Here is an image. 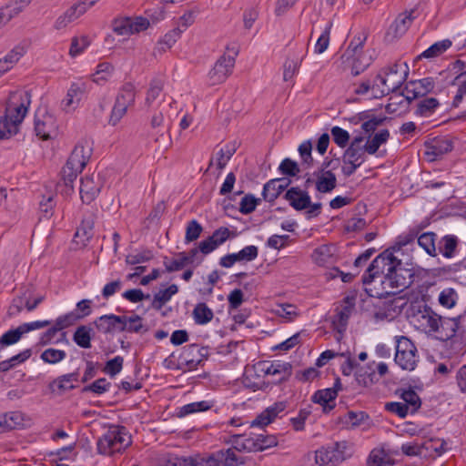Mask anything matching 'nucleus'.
<instances>
[{"mask_svg": "<svg viewBox=\"0 0 466 466\" xmlns=\"http://www.w3.org/2000/svg\"><path fill=\"white\" fill-rule=\"evenodd\" d=\"M235 65V57L231 56H222L209 71L208 77L212 85L224 82L231 74Z\"/></svg>", "mask_w": 466, "mask_h": 466, "instance_id": "nucleus-10", "label": "nucleus"}, {"mask_svg": "<svg viewBox=\"0 0 466 466\" xmlns=\"http://www.w3.org/2000/svg\"><path fill=\"white\" fill-rule=\"evenodd\" d=\"M178 292V287L176 284H171L165 289L158 290L151 302V308L155 310H161L165 304H167L171 298Z\"/></svg>", "mask_w": 466, "mask_h": 466, "instance_id": "nucleus-29", "label": "nucleus"}, {"mask_svg": "<svg viewBox=\"0 0 466 466\" xmlns=\"http://www.w3.org/2000/svg\"><path fill=\"white\" fill-rule=\"evenodd\" d=\"M86 90V84L85 82L72 83L65 99L62 101L63 109L67 112L76 109L79 106Z\"/></svg>", "mask_w": 466, "mask_h": 466, "instance_id": "nucleus-13", "label": "nucleus"}, {"mask_svg": "<svg viewBox=\"0 0 466 466\" xmlns=\"http://www.w3.org/2000/svg\"><path fill=\"white\" fill-rule=\"evenodd\" d=\"M258 438L257 434L249 436H236L233 441V448L238 451L253 452L260 451L258 444Z\"/></svg>", "mask_w": 466, "mask_h": 466, "instance_id": "nucleus-27", "label": "nucleus"}, {"mask_svg": "<svg viewBox=\"0 0 466 466\" xmlns=\"http://www.w3.org/2000/svg\"><path fill=\"white\" fill-rule=\"evenodd\" d=\"M461 319V316L456 318H443L441 316L438 330L435 332L437 338L444 341L452 339L456 335Z\"/></svg>", "mask_w": 466, "mask_h": 466, "instance_id": "nucleus-17", "label": "nucleus"}, {"mask_svg": "<svg viewBox=\"0 0 466 466\" xmlns=\"http://www.w3.org/2000/svg\"><path fill=\"white\" fill-rule=\"evenodd\" d=\"M458 246V238L454 235H446L439 242V251L446 258L454 257Z\"/></svg>", "mask_w": 466, "mask_h": 466, "instance_id": "nucleus-33", "label": "nucleus"}, {"mask_svg": "<svg viewBox=\"0 0 466 466\" xmlns=\"http://www.w3.org/2000/svg\"><path fill=\"white\" fill-rule=\"evenodd\" d=\"M439 106V101L434 97L422 99L417 103L415 115L428 117L435 112Z\"/></svg>", "mask_w": 466, "mask_h": 466, "instance_id": "nucleus-39", "label": "nucleus"}, {"mask_svg": "<svg viewBox=\"0 0 466 466\" xmlns=\"http://www.w3.org/2000/svg\"><path fill=\"white\" fill-rule=\"evenodd\" d=\"M424 155L429 162H433L453 148L452 141L447 137H436L424 144Z\"/></svg>", "mask_w": 466, "mask_h": 466, "instance_id": "nucleus-9", "label": "nucleus"}, {"mask_svg": "<svg viewBox=\"0 0 466 466\" xmlns=\"http://www.w3.org/2000/svg\"><path fill=\"white\" fill-rule=\"evenodd\" d=\"M278 183H279V180L274 178L270 179L264 185L262 191V197L264 200L268 202H273L279 198L281 193L278 188Z\"/></svg>", "mask_w": 466, "mask_h": 466, "instance_id": "nucleus-49", "label": "nucleus"}, {"mask_svg": "<svg viewBox=\"0 0 466 466\" xmlns=\"http://www.w3.org/2000/svg\"><path fill=\"white\" fill-rule=\"evenodd\" d=\"M436 236L437 235L434 232H425L418 238L419 246L431 257L437 256L435 246Z\"/></svg>", "mask_w": 466, "mask_h": 466, "instance_id": "nucleus-44", "label": "nucleus"}, {"mask_svg": "<svg viewBox=\"0 0 466 466\" xmlns=\"http://www.w3.org/2000/svg\"><path fill=\"white\" fill-rule=\"evenodd\" d=\"M193 319L196 324L205 325L210 322L214 317V313L206 303H198L195 306L193 312Z\"/></svg>", "mask_w": 466, "mask_h": 466, "instance_id": "nucleus-35", "label": "nucleus"}, {"mask_svg": "<svg viewBox=\"0 0 466 466\" xmlns=\"http://www.w3.org/2000/svg\"><path fill=\"white\" fill-rule=\"evenodd\" d=\"M439 303L447 309H451L455 306L458 299L457 292L451 289H444L439 295Z\"/></svg>", "mask_w": 466, "mask_h": 466, "instance_id": "nucleus-52", "label": "nucleus"}, {"mask_svg": "<svg viewBox=\"0 0 466 466\" xmlns=\"http://www.w3.org/2000/svg\"><path fill=\"white\" fill-rule=\"evenodd\" d=\"M365 148H356V147H349L342 157H341V161L342 162H354V163H358V162H360V165L362 164L363 162V154L365 152Z\"/></svg>", "mask_w": 466, "mask_h": 466, "instance_id": "nucleus-60", "label": "nucleus"}, {"mask_svg": "<svg viewBox=\"0 0 466 466\" xmlns=\"http://www.w3.org/2000/svg\"><path fill=\"white\" fill-rule=\"evenodd\" d=\"M416 87L420 97H423L431 93L435 87V81L432 77H424L419 80L411 81Z\"/></svg>", "mask_w": 466, "mask_h": 466, "instance_id": "nucleus-51", "label": "nucleus"}, {"mask_svg": "<svg viewBox=\"0 0 466 466\" xmlns=\"http://www.w3.org/2000/svg\"><path fill=\"white\" fill-rule=\"evenodd\" d=\"M331 249L327 245H321L315 248L312 253V258L318 265H325L331 258Z\"/></svg>", "mask_w": 466, "mask_h": 466, "instance_id": "nucleus-58", "label": "nucleus"}, {"mask_svg": "<svg viewBox=\"0 0 466 466\" xmlns=\"http://www.w3.org/2000/svg\"><path fill=\"white\" fill-rule=\"evenodd\" d=\"M334 142L339 147L344 148L350 141V134L345 129L339 127H333L330 130Z\"/></svg>", "mask_w": 466, "mask_h": 466, "instance_id": "nucleus-64", "label": "nucleus"}, {"mask_svg": "<svg viewBox=\"0 0 466 466\" xmlns=\"http://www.w3.org/2000/svg\"><path fill=\"white\" fill-rule=\"evenodd\" d=\"M93 140L88 137L81 138L75 146L67 162L75 170H83L93 153Z\"/></svg>", "mask_w": 466, "mask_h": 466, "instance_id": "nucleus-7", "label": "nucleus"}, {"mask_svg": "<svg viewBox=\"0 0 466 466\" xmlns=\"http://www.w3.org/2000/svg\"><path fill=\"white\" fill-rule=\"evenodd\" d=\"M218 459V466L223 464V466H234L238 463H243V461L237 456L232 449L226 451H219L215 453Z\"/></svg>", "mask_w": 466, "mask_h": 466, "instance_id": "nucleus-45", "label": "nucleus"}, {"mask_svg": "<svg viewBox=\"0 0 466 466\" xmlns=\"http://www.w3.org/2000/svg\"><path fill=\"white\" fill-rule=\"evenodd\" d=\"M356 380L364 387L372 385L379 380V376L375 370V362L361 366L356 370Z\"/></svg>", "mask_w": 466, "mask_h": 466, "instance_id": "nucleus-26", "label": "nucleus"}, {"mask_svg": "<svg viewBox=\"0 0 466 466\" xmlns=\"http://www.w3.org/2000/svg\"><path fill=\"white\" fill-rule=\"evenodd\" d=\"M77 320H79L78 313L76 311H71L65 315L59 316L55 322V327L58 331L74 325Z\"/></svg>", "mask_w": 466, "mask_h": 466, "instance_id": "nucleus-56", "label": "nucleus"}, {"mask_svg": "<svg viewBox=\"0 0 466 466\" xmlns=\"http://www.w3.org/2000/svg\"><path fill=\"white\" fill-rule=\"evenodd\" d=\"M164 266L167 272H174L183 269L185 267L188 266V259L186 257V252H179L177 255L169 259L168 258H164Z\"/></svg>", "mask_w": 466, "mask_h": 466, "instance_id": "nucleus-43", "label": "nucleus"}, {"mask_svg": "<svg viewBox=\"0 0 466 466\" xmlns=\"http://www.w3.org/2000/svg\"><path fill=\"white\" fill-rule=\"evenodd\" d=\"M31 2L32 0H11L5 5L0 7V20L4 25L23 12Z\"/></svg>", "mask_w": 466, "mask_h": 466, "instance_id": "nucleus-18", "label": "nucleus"}, {"mask_svg": "<svg viewBox=\"0 0 466 466\" xmlns=\"http://www.w3.org/2000/svg\"><path fill=\"white\" fill-rule=\"evenodd\" d=\"M91 332L92 329L86 326L81 325L79 326L73 335V340L74 342L83 349H89L91 348Z\"/></svg>", "mask_w": 466, "mask_h": 466, "instance_id": "nucleus-38", "label": "nucleus"}, {"mask_svg": "<svg viewBox=\"0 0 466 466\" xmlns=\"http://www.w3.org/2000/svg\"><path fill=\"white\" fill-rule=\"evenodd\" d=\"M24 425V415L20 411L0 414V433L18 429Z\"/></svg>", "mask_w": 466, "mask_h": 466, "instance_id": "nucleus-24", "label": "nucleus"}, {"mask_svg": "<svg viewBox=\"0 0 466 466\" xmlns=\"http://www.w3.org/2000/svg\"><path fill=\"white\" fill-rule=\"evenodd\" d=\"M400 398L404 400V404L409 406L411 413L416 412L421 406L420 398L412 389L402 390Z\"/></svg>", "mask_w": 466, "mask_h": 466, "instance_id": "nucleus-46", "label": "nucleus"}, {"mask_svg": "<svg viewBox=\"0 0 466 466\" xmlns=\"http://www.w3.org/2000/svg\"><path fill=\"white\" fill-rule=\"evenodd\" d=\"M213 407V401L209 400H201L197 402H191L177 410V416L178 418H183L188 416L190 414H194L197 412H203L210 410Z\"/></svg>", "mask_w": 466, "mask_h": 466, "instance_id": "nucleus-30", "label": "nucleus"}, {"mask_svg": "<svg viewBox=\"0 0 466 466\" xmlns=\"http://www.w3.org/2000/svg\"><path fill=\"white\" fill-rule=\"evenodd\" d=\"M395 363L403 370L412 371L419 362L418 350L405 336L396 337Z\"/></svg>", "mask_w": 466, "mask_h": 466, "instance_id": "nucleus-6", "label": "nucleus"}, {"mask_svg": "<svg viewBox=\"0 0 466 466\" xmlns=\"http://www.w3.org/2000/svg\"><path fill=\"white\" fill-rule=\"evenodd\" d=\"M356 294L347 295L341 303L340 308L336 309V314L332 319V326L339 333H343L348 326L349 319L355 309Z\"/></svg>", "mask_w": 466, "mask_h": 466, "instance_id": "nucleus-8", "label": "nucleus"}, {"mask_svg": "<svg viewBox=\"0 0 466 466\" xmlns=\"http://www.w3.org/2000/svg\"><path fill=\"white\" fill-rule=\"evenodd\" d=\"M413 278L412 269L403 267L401 261L387 249L373 259L362 276V282L369 285L379 279L383 289L403 290L411 285Z\"/></svg>", "mask_w": 466, "mask_h": 466, "instance_id": "nucleus-1", "label": "nucleus"}, {"mask_svg": "<svg viewBox=\"0 0 466 466\" xmlns=\"http://www.w3.org/2000/svg\"><path fill=\"white\" fill-rule=\"evenodd\" d=\"M125 319L115 314H106L100 316L94 322L96 328L102 333L108 334L115 330L120 332V326Z\"/></svg>", "mask_w": 466, "mask_h": 466, "instance_id": "nucleus-20", "label": "nucleus"}, {"mask_svg": "<svg viewBox=\"0 0 466 466\" xmlns=\"http://www.w3.org/2000/svg\"><path fill=\"white\" fill-rule=\"evenodd\" d=\"M114 72V66L108 62L97 65L96 72L91 76L92 81L97 85H104Z\"/></svg>", "mask_w": 466, "mask_h": 466, "instance_id": "nucleus-40", "label": "nucleus"}, {"mask_svg": "<svg viewBox=\"0 0 466 466\" xmlns=\"http://www.w3.org/2000/svg\"><path fill=\"white\" fill-rule=\"evenodd\" d=\"M344 65V69H349L352 76H357L365 71L370 65V58L366 56L363 53L352 56L349 60H341Z\"/></svg>", "mask_w": 466, "mask_h": 466, "instance_id": "nucleus-23", "label": "nucleus"}, {"mask_svg": "<svg viewBox=\"0 0 466 466\" xmlns=\"http://www.w3.org/2000/svg\"><path fill=\"white\" fill-rule=\"evenodd\" d=\"M198 344H190L183 348L180 359L184 361L188 369H196L199 365V360H198Z\"/></svg>", "mask_w": 466, "mask_h": 466, "instance_id": "nucleus-41", "label": "nucleus"}, {"mask_svg": "<svg viewBox=\"0 0 466 466\" xmlns=\"http://www.w3.org/2000/svg\"><path fill=\"white\" fill-rule=\"evenodd\" d=\"M136 99V90L134 85L126 83L120 88L116 102L123 104V106L129 107L134 105Z\"/></svg>", "mask_w": 466, "mask_h": 466, "instance_id": "nucleus-37", "label": "nucleus"}, {"mask_svg": "<svg viewBox=\"0 0 466 466\" xmlns=\"http://www.w3.org/2000/svg\"><path fill=\"white\" fill-rule=\"evenodd\" d=\"M31 103L27 91L11 92L5 112L0 114V140L6 139L18 132Z\"/></svg>", "mask_w": 466, "mask_h": 466, "instance_id": "nucleus-2", "label": "nucleus"}, {"mask_svg": "<svg viewBox=\"0 0 466 466\" xmlns=\"http://www.w3.org/2000/svg\"><path fill=\"white\" fill-rule=\"evenodd\" d=\"M102 187V182L98 176H86L81 178L80 196L86 204H90L98 196Z\"/></svg>", "mask_w": 466, "mask_h": 466, "instance_id": "nucleus-12", "label": "nucleus"}, {"mask_svg": "<svg viewBox=\"0 0 466 466\" xmlns=\"http://www.w3.org/2000/svg\"><path fill=\"white\" fill-rule=\"evenodd\" d=\"M284 198L297 211L306 209L310 204V196L308 191L302 190L298 187H292L288 189Z\"/></svg>", "mask_w": 466, "mask_h": 466, "instance_id": "nucleus-16", "label": "nucleus"}, {"mask_svg": "<svg viewBox=\"0 0 466 466\" xmlns=\"http://www.w3.org/2000/svg\"><path fill=\"white\" fill-rule=\"evenodd\" d=\"M111 383L106 380V378H100L95 380L93 383L86 385L83 388V392H93L96 394H103L109 390Z\"/></svg>", "mask_w": 466, "mask_h": 466, "instance_id": "nucleus-54", "label": "nucleus"}, {"mask_svg": "<svg viewBox=\"0 0 466 466\" xmlns=\"http://www.w3.org/2000/svg\"><path fill=\"white\" fill-rule=\"evenodd\" d=\"M313 175L316 177V189L319 193H329L337 187L336 175L331 170L319 169Z\"/></svg>", "mask_w": 466, "mask_h": 466, "instance_id": "nucleus-19", "label": "nucleus"}, {"mask_svg": "<svg viewBox=\"0 0 466 466\" xmlns=\"http://www.w3.org/2000/svg\"><path fill=\"white\" fill-rule=\"evenodd\" d=\"M370 420V416L364 411L349 410L341 418V421L348 428H357L366 424Z\"/></svg>", "mask_w": 466, "mask_h": 466, "instance_id": "nucleus-31", "label": "nucleus"}, {"mask_svg": "<svg viewBox=\"0 0 466 466\" xmlns=\"http://www.w3.org/2000/svg\"><path fill=\"white\" fill-rule=\"evenodd\" d=\"M299 153L301 157V165L309 168L313 164V157L311 156L312 145L310 141H304L299 147Z\"/></svg>", "mask_w": 466, "mask_h": 466, "instance_id": "nucleus-57", "label": "nucleus"}, {"mask_svg": "<svg viewBox=\"0 0 466 466\" xmlns=\"http://www.w3.org/2000/svg\"><path fill=\"white\" fill-rule=\"evenodd\" d=\"M331 26H332V24L329 22L326 25V27L323 30V32L321 33V35L319 36L317 43L315 45V49H314L316 54H322L328 49L329 45V35H330Z\"/></svg>", "mask_w": 466, "mask_h": 466, "instance_id": "nucleus-55", "label": "nucleus"}, {"mask_svg": "<svg viewBox=\"0 0 466 466\" xmlns=\"http://www.w3.org/2000/svg\"><path fill=\"white\" fill-rule=\"evenodd\" d=\"M173 466H218V459L215 453L207 457H176Z\"/></svg>", "mask_w": 466, "mask_h": 466, "instance_id": "nucleus-21", "label": "nucleus"}, {"mask_svg": "<svg viewBox=\"0 0 466 466\" xmlns=\"http://www.w3.org/2000/svg\"><path fill=\"white\" fill-rule=\"evenodd\" d=\"M390 137V132L388 129H382L376 133L370 139H369L364 145L366 152L370 155L375 154L380 147L386 143Z\"/></svg>", "mask_w": 466, "mask_h": 466, "instance_id": "nucleus-36", "label": "nucleus"}, {"mask_svg": "<svg viewBox=\"0 0 466 466\" xmlns=\"http://www.w3.org/2000/svg\"><path fill=\"white\" fill-rule=\"evenodd\" d=\"M353 454V445L347 441L322 446L315 451L316 466H338Z\"/></svg>", "mask_w": 466, "mask_h": 466, "instance_id": "nucleus-5", "label": "nucleus"}, {"mask_svg": "<svg viewBox=\"0 0 466 466\" xmlns=\"http://www.w3.org/2000/svg\"><path fill=\"white\" fill-rule=\"evenodd\" d=\"M56 131V125L53 116L45 113L41 116L36 115L35 117V135L43 140H47Z\"/></svg>", "mask_w": 466, "mask_h": 466, "instance_id": "nucleus-15", "label": "nucleus"}, {"mask_svg": "<svg viewBox=\"0 0 466 466\" xmlns=\"http://www.w3.org/2000/svg\"><path fill=\"white\" fill-rule=\"evenodd\" d=\"M183 30L180 27H177L172 29L171 31L167 32L163 38H161L155 48V52L158 53H164L167 49L171 48L174 44L177 41V39L180 37Z\"/></svg>", "mask_w": 466, "mask_h": 466, "instance_id": "nucleus-32", "label": "nucleus"}, {"mask_svg": "<svg viewBox=\"0 0 466 466\" xmlns=\"http://www.w3.org/2000/svg\"><path fill=\"white\" fill-rule=\"evenodd\" d=\"M366 39L367 35L365 33H360L359 35H355L341 56V60H349L350 57H352V56L362 53V48Z\"/></svg>", "mask_w": 466, "mask_h": 466, "instance_id": "nucleus-34", "label": "nucleus"}, {"mask_svg": "<svg viewBox=\"0 0 466 466\" xmlns=\"http://www.w3.org/2000/svg\"><path fill=\"white\" fill-rule=\"evenodd\" d=\"M258 255V248L254 245L246 246L241 250L235 253L237 261L239 263L252 261L257 258Z\"/></svg>", "mask_w": 466, "mask_h": 466, "instance_id": "nucleus-53", "label": "nucleus"}, {"mask_svg": "<svg viewBox=\"0 0 466 466\" xmlns=\"http://www.w3.org/2000/svg\"><path fill=\"white\" fill-rule=\"evenodd\" d=\"M124 318L123 323L120 326V332H135L138 333L143 329L142 318L139 315L134 314L132 316L121 315Z\"/></svg>", "mask_w": 466, "mask_h": 466, "instance_id": "nucleus-42", "label": "nucleus"}, {"mask_svg": "<svg viewBox=\"0 0 466 466\" xmlns=\"http://www.w3.org/2000/svg\"><path fill=\"white\" fill-rule=\"evenodd\" d=\"M341 389L339 380L337 379L332 388L317 390L312 396V401L323 407L324 411H329L334 408L332 403L337 398L338 391Z\"/></svg>", "mask_w": 466, "mask_h": 466, "instance_id": "nucleus-14", "label": "nucleus"}, {"mask_svg": "<svg viewBox=\"0 0 466 466\" xmlns=\"http://www.w3.org/2000/svg\"><path fill=\"white\" fill-rule=\"evenodd\" d=\"M279 170L282 175L289 177H295L300 172L298 163L290 158L283 159Z\"/></svg>", "mask_w": 466, "mask_h": 466, "instance_id": "nucleus-61", "label": "nucleus"}, {"mask_svg": "<svg viewBox=\"0 0 466 466\" xmlns=\"http://www.w3.org/2000/svg\"><path fill=\"white\" fill-rule=\"evenodd\" d=\"M124 359L121 356H116L112 360L106 361L103 371L110 377H115L123 368Z\"/></svg>", "mask_w": 466, "mask_h": 466, "instance_id": "nucleus-62", "label": "nucleus"}, {"mask_svg": "<svg viewBox=\"0 0 466 466\" xmlns=\"http://www.w3.org/2000/svg\"><path fill=\"white\" fill-rule=\"evenodd\" d=\"M415 13L416 10L411 9L410 11H405L397 16L390 27V30L393 32L395 37H399L405 34L416 17Z\"/></svg>", "mask_w": 466, "mask_h": 466, "instance_id": "nucleus-22", "label": "nucleus"}, {"mask_svg": "<svg viewBox=\"0 0 466 466\" xmlns=\"http://www.w3.org/2000/svg\"><path fill=\"white\" fill-rule=\"evenodd\" d=\"M261 371L266 375L279 376L278 382L288 380L292 373V365L289 362L273 361L267 367H262Z\"/></svg>", "mask_w": 466, "mask_h": 466, "instance_id": "nucleus-25", "label": "nucleus"}, {"mask_svg": "<svg viewBox=\"0 0 466 466\" xmlns=\"http://www.w3.org/2000/svg\"><path fill=\"white\" fill-rule=\"evenodd\" d=\"M367 464L368 466H393L395 461L384 449L375 448L370 451Z\"/></svg>", "mask_w": 466, "mask_h": 466, "instance_id": "nucleus-28", "label": "nucleus"}, {"mask_svg": "<svg viewBox=\"0 0 466 466\" xmlns=\"http://www.w3.org/2000/svg\"><path fill=\"white\" fill-rule=\"evenodd\" d=\"M202 230V226L197 220H190L186 228L185 241L189 243L198 239Z\"/></svg>", "mask_w": 466, "mask_h": 466, "instance_id": "nucleus-63", "label": "nucleus"}, {"mask_svg": "<svg viewBox=\"0 0 466 466\" xmlns=\"http://www.w3.org/2000/svg\"><path fill=\"white\" fill-rule=\"evenodd\" d=\"M451 46V41H450L449 39L436 42L424 52H422L420 56L425 58H433L439 56L440 55L444 53Z\"/></svg>", "mask_w": 466, "mask_h": 466, "instance_id": "nucleus-47", "label": "nucleus"}, {"mask_svg": "<svg viewBox=\"0 0 466 466\" xmlns=\"http://www.w3.org/2000/svg\"><path fill=\"white\" fill-rule=\"evenodd\" d=\"M66 357L64 350L49 348L41 353V360L48 364H56Z\"/></svg>", "mask_w": 466, "mask_h": 466, "instance_id": "nucleus-50", "label": "nucleus"}, {"mask_svg": "<svg viewBox=\"0 0 466 466\" xmlns=\"http://www.w3.org/2000/svg\"><path fill=\"white\" fill-rule=\"evenodd\" d=\"M163 89V83L160 79H154L147 93L146 105L150 106L152 103L160 96Z\"/></svg>", "mask_w": 466, "mask_h": 466, "instance_id": "nucleus-59", "label": "nucleus"}, {"mask_svg": "<svg viewBox=\"0 0 466 466\" xmlns=\"http://www.w3.org/2000/svg\"><path fill=\"white\" fill-rule=\"evenodd\" d=\"M407 70H402L401 64L395 62L383 67L376 76L380 85H375L374 98H381L390 93L397 91L406 81Z\"/></svg>", "mask_w": 466, "mask_h": 466, "instance_id": "nucleus-3", "label": "nucleus"}, {"mask_svg": "<svg viewBox=\"0 0 466 466\" xmlns=\"http://www.w3.org/2000/svg\"><path fill=\"white\" fill-rule=\"evenodd\" d=\"M132 443L131 436L123 426L112 425L97 440L96 450L101 455L121 452Z\"/></svg>", "mask_w": 466, "mask_h": 466, "instance_id": "nucleus-4", "label": "nucleus"}, {"mask_svg": "<svg viewBox=\"0 0 466 466\" xmlns=\"http://www.w3.org/2000/svg\"><path fill=\"white\" fill-rule=\"evenodd\" d=\"M90 45V39L87 35L76 36L72 38L71 46L69 49V55L72 57L83 53Z\"/></svg>", "mask_w": 466, "mask_h": 466, "instance_id": "nucleus-48", "label": "nucleus"}, {"mask_svg": "<svg viewBox=\"0 0 466 466\" xmlns=\"http://www.w3.org/2000/svg\"><path fill=\"white\" fill-rule=\"evenodd\" d=\"M413 319L418 324L419 328L426 333H435L436 330H438V323L441 321V316L425 304L423 305V309H419L418 312L413 315Z\"/></svg>", "mask_w": 466, "mask_h": 466, "instance_id": "nucleus-11", "label": "nucleus"}]
</instances>
